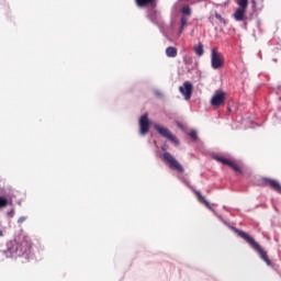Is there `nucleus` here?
<instances>
[{
	"mask_svg": "<svg viewBox=\"0 0 281 281\" xmlns=\"http://www.w3.org/2000/svg\"><path fill=\"white\" fill-rule=\"evenodd\" d=\"M189 136L191 137V139H194L196 140V137H198V132L196 130H193L189 133Z\"/></svg>",
	"mask_w": 281,
	"mask_h": 281,
	"instance_id": "nucleus-19",
	"label": "nucleus"
},
{
	"mask_svg": "<svg viewBox=\"0 0 281 281\" xmlns=\"http://www.w3.org/2000/svg\"><path fill=\"white\" fill-rule=\"evenodd\" d=\"M154 93H155V95H157L158 98H164V93H161V91H159V90H155Z\"/></svg>",
	"mask_w": 281,
	"mask_h": 281,
	"instance_id": "nucleus-20",
	"label": "nucleus"
},
{
	"mask_svg": "<svg viewBox=\"0 0 281 281\" xmlns=\"http://www.w3.org/2000/svg\"><path fill=\"white\" fill-rule=\"evenodd\" d=\"M237 4L239 8L236 9L234 13L235 21H245V13L247 12V8H249L248 0H238Z\"/></svg>",
	"mask_w": 281,
	"mask_h": 281,
	"instance_id": "nucleus-4",
	"label": "nucleus"
},
{
	"mask_svg": "<svg viewBox=\"0 0 281 281\" xmlns=\"http://www.w3.org/2000/svg\"><path fill=\"white\" fill-rule=\"evenodd\" d=\"M188 27V16L181 18L180 34H183V30Z\"/></svg>",
	"mask_w": 281,
	"mask_h": 281,
	"instance_id": "nucleus-14",
	"label": "nucleus"
},
{
	"mask_svg": "<svg viewBox=\"0 0 281 281\" xmlns=\"http://www.w3.org/2000/svg\"><path fill=\"white\" fill-rule=\"evenodd\" d=\"M154 128L159 133V135L171 142V144H175L176 146L179 145V139L177 138V136H175L172 132L167 127H164L159 124H155Z\"/></svg>",
	"mask_w": 281,
	"mask_h": 281,
	"instance_id": "nucleus-3",
	"label": "nucleus"
},
{
	"mask_svg": "<svg viewBox=\"0 0 281 281\" xmlns=\"http://www.w3.org/2000/svg\"><path fill=\"white\" fill-rule=\"evenodd\" d=\"M25 221H27V217H25V216H21V217H19V220H18V223H25Z\"/></svg>",
	"mask_w": 281,
	"mask_h": 281,
	"instance_id": "nucleus-21",
	"label": "nucleus"
},
{
	"mask_svg": "<svg viewBox=\"0 0 281 281\" xmlns=\"http://www.w3.org/2000/svg\"><path fill=\"white\" fill-rule=\"evenodd\" d=\"M212 106H221L222 104H225V92L217 90L212 99H211Z\"/></svg>",
	"mask_w": 281,
	"mask_h": 281,
	"instance_id": "nucleus-9",
	"label": "nucleus"
},
{
	"mask_svg": "<svg viewBox=\"0 0 281 281\" xmlns=\"http://www.w3.org/2000/svg\"><path fill=\"white\" fill-rule=\"evenodd\" d=\"M214 159L216 161H218L220 164H223L224 166H229V168L235 170V172H243V168H240V166H238V164H236V161H233L231 159H226V158L221 157V156H215Z\"/></svg>",
	"mask_w": 281,
	"mask_h": 281,
	"instance_id": "nucleus-7",
	"label": "nucleus"
},
{
	"mask_svg": "<svg viewBox=\"0 0 281 281\" xmlns=\"http://www.w3.org/2000/svg\"><path fill=\"white\" fill-rule=\"evenodd\" d=\"M266 181L271 188H273V190H276V192H279L281 194V184L280 182H278V180L266 179Z\"/></svg>",
	"mask_w": 281,
	"mask_h": 281,
	"instance_id": "nucleus-11",
	"label": "nucleus"
},
{
	"mask_svg": "<svg viewBox=\"0 0 281 281\" xmlns=\"http://www.w3.org/2000/svg\"><path fill=\"white\" fill-rule=\"evenodd\" d=\"M0 237H3V231L0 229Z\"/></svg>",
	"mask_w": 281,
	"mask_h": 281,
	"instance_id": "nucleus-24",
	"label": "nucleus"
},
{
	"mask_svg": "<svg viewBox=\"0 0 281 281\" xmlns=\"http://www.w3.org/2000/svg\"><path fill=\"white\" fill-rule=\"evenodd\" d=\"M194 52L196 54V56H203V44H199L196 46H194Z\"/></svg>",
	"mask_w": 281,
	"mask_h": 281,
	"instance_id": "nucleus-15",
	"label": "nucleus"
},
{
	"mask_svg": "<svg viewBox=\"0 0 281 281\" xmlns=\"http://www.w3.org/2000/svg\"><path fill=\"white\" fill-rule=\"evenodd\" d=\"M166 56L168 58H177V48L169 46L166 48Z\"/></svg>",
	"mask_w": 281,
	"mask_h": 281,
	"instance_id": "nucleus-12",
	"label": "nucleus"
},
{
	"mask_svg": "<svg viewBox=\"0 0 281 281\" xmlns=\"http://www.w3.org/2000/svg\"><path fill=\"white\" fill-rule=\"evenodd\" d=\"M150 119L148 117V113H144L138 119V133L142 137H146L148 133H150Z\"/></svg>",
	"mask_w": 281,
	"mask_h": 281,
	"instance_id": "nucleus-2",
	"label": "nucleus"
},
{
	"mask_svg": "<svg viewBox=\"0 0 281 281\" xmlns=\"http://www.w3.org/2000/svg\"><path fill=\"white\" fill-rule=\"evenodd\" d=\"M194 194H195L198 201H200V203H203L205 205V207H207V210H214V204L210 203L207 201V199H205V196L203 194H201V192L194 191Z\"/></svg>",
	"mask_w": 281,
	"mask_h": 281,
	"instance_id": "nucleus-10",
	"label": "nucleus"
},
{
	"mask_svg": "<svg viewBox=\"0 0 281 281\" xmlns=\"http://www.w3.org/2000/svg\"><path fill=\"white\" fill-rule=\"evenodd\" d=\"M23 252L21 250H19V248L16 249V256H22Z\"/></svg>",
	"mask_w": 281,
	"mask_h": 281,
	"instance_id": "nucleus-22",
	"label": "nucleus"
},
{
	"mask_svg": "<svg viewBox=\"0 0 281 281\" xmlns=\"http://www.w3.org/2000/svg\"><path fill=\"white\" fill-rule=\"evenodd\" d=\"M233 231L235 234L239 235L240 238L246 240V243H248V245H250V247H252L255 251H257V254L259 255V258H261V260L266 262L267 267L273 266V263L269 260V256L267 255V251H265V249H262V247L259 244H257L256 240L251 238V236H249V234L237 228H233Z\"/></svg>",
	"mask_w": 281,
	"mask_h": 281,
	"instance_id": "nucleus-1",
	"label": "nucleus"
},
{
	"mask_svg": "<svg viewBox=\"0 0 281 281\" xmlns=\"http://www.w3.org/2000/svg\"><path fill=\"white\" fill-rule=\"evenodd\" d=\"M161 148L162 150H168V147L166 145H164Z\"/></svg>",
	"mask_w": 281,
	"mask_h": 281,
	"instance_id": "nucleus-23",
	"label": "nucleus"
},
{
	"mask_svg": "<svg viewBox=\"0 0 281 281\" xmlns=\"http://www.w3.org/2000/svg\"><path fill=\"white\" fill-rule=\"evenodd\" d=\"M215 19H217V21H220V23H223L225 25V19H223V16L221 14H218L217 12H215Z\"/></svg>",
	"mask_w": 281,
	"mask_h": 281,
	"instance_id": "nucleus-18",
	"label": "nucleus"
},
{
	"mask_svg": "<svg viewBox=\"0 0 281 281\" xmlns=\"http://www.w3.org/2000/svg\"><path fill=\"white\" fill-rule=\"evenodd\" d=\"M162 159L166 161V164H168L169 168H171L172 170L183 172V167L181 166V164H179L177 158H175L170 153L166 151L162 155Z\"/></svg>",
	"mask_w": 281,
	"mask_h": 281,
	"instance_id": "nucleus-5",
	"label": "nucleus"
},
{
	"mask_svg": "<svg viewBox=\"0 0 281 281\" xmlns=\"http://www.w3.org/2000/svg\"><path fill=\"white\" fill-rule=\"evenodd\" d=\"M155 0H136L138 8H146V5L153 3Z\"/></svg>",
	"mask_w": 281,
	"mask_h": 281,
	"instance_id": "nucleus-13",
	"label": "nucleus"
},
{
	"mask_svg": "<svg viewBox=\"0 0 281 281\" xmlns=\"http://www.w3.org/2000/svg\"><path fill=\"white\" fill-rule=\"evenodd\" d=\"M192 90L193 86L190 81H186L182 86L179 87V91L183 95L184 100H190L192 98Z\"/></svg>",
	"mask_w": 281,
	"mask_h": 281,
	"instance_id": "nucleus-8",
	"label": "nucleus"
},
{
	"mask_svg": "<svg viewBox=\"0 0 281 281\" xmlns=\"http://www.w3.org/2000/svg\"><path fill=\"white\" fill-rule=\"evenodd\" d=\"M223 65H225L223 55L216 52V48H213L211 52V66L213 67V69H221Z\"/></svg>",
	"mask_w": 281,
	"mask_h": 281,
	"instance_id": "nucleus-6",
	"label": "nucleus"
},
{
	"mask_svg": "<svg viewBox=\"0 0 281 281\" xmlns=\"http://www.w3.org/2000/svg\"><path fill=\"white\" fill-rule=\"evenodd\" d=\"M182 14H186L187 16H190L192 14V9L190 7L186 5L182 8Z\"/></svg>",
	"mask_w": 281,
	"mask_h": 281,
	"instance_id": "nucleus-17",
	"label": "nucleus"
},
{
	"mask_svg": "<svg viewBox=\"0 0 281 281\" xmlns=\"http://www.w3.org/2000/svg\"><path fill=\"white\" fill-rule=\"evenodd\" d=\"M8 205H10V201L8 200V198L0 196V210L2 207H8Z\"/></svg>",
	"mask_w": 281,
	"mask_h": 281,
	"instance_id": "nucleus-16",
	"label": "nucleus"
}]
</instances>
